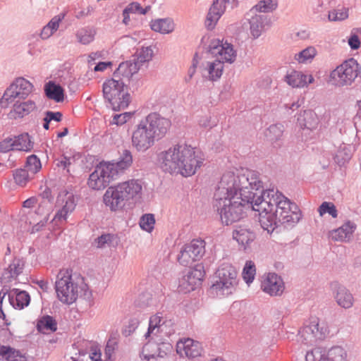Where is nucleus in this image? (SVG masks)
I'll return each instance as SVG.
<instances>
[{"label": "nucleus", "mask_w": 361, "mask_h": 361, "mask_svg": "<svg viewBox=\"0 0 361 361\" xmlns=\"http://www.w3.org/2000/svg\"><path fill=\"white\" fill-rule=\"evenodd\" d=\"M262 188L257 172L235 169L223 174L214 196V207L223 224L240 220L245 209L259 212V222L268 233L279 224H296L301 217L298 206L275 188H269L257 196Z\"/></svg>", "instance_id": "f257e3e1"}, {"label": "nucleus", "mask_w": 361, "mask_h": 361, "mask_svg": "<svg viewBox=\"0 0 361 361\" xmlns=\"http://www.w3.org/2000/svg\"><path fill=\"white\" fill-rule=\"evenodd\" d=\"M204 160L202 153L186 142L173 145L158 155L159 165L164 172L185 177L194 175Z\"/></svg>", "instance_id": "f03ea898"}, {"label": "nucleus", "mask_w": 361, "mask_h": 361, "mask_svg": "<svg viewBox=\"0 0 361 361\" xmlns=\"http://www.w3.org/2000/svg\"><path fill=\"white\" fill-rule=\"evenodd\" d=\"M169 119L153 112L140 120L132 133V146L140 152H145L163 138L171 127Z\"/></svg>", "instance_id": "7ed1b4c3"}, {"label": "nucleus", "mask_w": 361, "mask_h": 361, "mask_svg": "<svg viewBox=\"0 0 361 361\" xmlns=\"http://www.w3.org/2000/svg\"><path fill=\"white\" fill-rule=\"evenodd\" d=\"M142 193V180L131 178L109 187L103 196V201L111 211L116 212L139 202Z\"/></svg>", "instance_id": "20e7f679"}, {"label": "nucleus", "mask_w": 361, "mask_h": 361, "mask_svg": "<svg viewBox=\"0 0 361 361\" xmlns=\"http://www.w3.org/2000/svg\"><path fill=\"white\" fill-rule=\"evenodd\" d=\"M209 43L207 49L216 59L207 61L202 68V77L208 80L214 82L219 80L224 72V63H232L236 58V51L231 44L224 42L219 39L204 37L202 41Z\"/></svg>", "instance_id": "39448f33"}, {"label": "nucleus", "mask_w": 361, "mask_h": 361, "mask_svg": "<svg viewBox=\"0 0 361 361\" xmlns=\"http://www.w3.org/2000/svg\"><path fill=\"white\" fill-rule=\"evenodd\" d=\"M55 289L59 300L65 305H71L78 297L90 300L92 292L83 279L73 275L70 269H62L56 276Z\"/></svg>", "instance_id": "423d86ee"}, {"label": "nucleus", "mask_w": 361, "mask_h": 361, "mask_svg": "<svg viewBox=\"0 0 361 361\" xmlns=\"http://www.w3.org/2000/svg\"><path fill=\"white\" fill-rule=\"evenodd\" d=\"M216 280L209 289V294L214 298H224L233 294L238 286V271L229 263H223L215 273Z\"/></svg>", "instance_id": "0eeeda50"}, {"label": "nucleus", "mask_w": 361, "mask_h": 361, "mask_svg": "<svg viewBox=\"0 0 361 361\" xmlns=\"http://www.w3.org/2000/svg\"><path fill=\"white\" fill-rule=\"evenodd\" d=\"M174 333L173 323L161 316V313L152 316L149 319L147 332L145 334V338L149 337L155 338L157 342H160L164 348L163 353L160 352L161 356H165L172 350L171 345L166 341V338Z\"/></svg>", "instance_id": "6e6552de"}, {"label": "nucleus", "mask_w": 361, "mask_h": 361, "mask_svg": "<svg viewBox=\"0 0 361 361\" xmlns=\"http://www.w3.org/2000/svg\"><path fill=\"white\" fill-rule=\"evenodd\" d=\"M102 92L104 99L114 111L124 109L130 102V95L125 90L124 82L114 76L104 82Z\"/></svg>", "instance_id": "1a4fd4ad"}, {"label": "nucleus", "mask_w": 361, "mask_h": 361, "mask_svg": "<svg viewBox=\"0 0 361 361\" xmlns=\"http://www.w3.org/2000/svg\"><path fill=\"white\" fill-rule=\"evenodd\" d=\"M361 73L357 61L350 58L331 71L329 83L337 87L351 85Z\"/></svg>", "instance_id": "9d476101"}, {"label": "nucleus", "mask_w": 361, "mask_h": 361, "mask_svg": "<svg viewBox=\"0 0 361 361\" xmlns=\"http://www.w3.org/2000/svg\"><path fill=\"white\" fill-rule=\"evenodd\" d=\"M33 90L31 82L22 77L17 78L5 90L0 103L3 106H8L16 101L25 99Z\"/></svg>", "instance_id": "9b49d317"}, {"label": "nucleus", "mask_w": 361, "mask_h": 361, "mask_svg": "<svg viewBox=\"0 0 361 361\" xmlns=\"http://www.w3.org/2000/svg\"><path fill=\"white\" fill-rule=\"evenodd\" d=\"M77 205V200L73 192L61 190L56 197V213L52 219L54 224L60 226L66 222L68 216L73 213Z\"/></svg>", "instance_id": "f8f14e48"}, {"label": "nucleus", "mask_w": 361, "mask_h": 361, "mask_svg": "<svg viewBox=\"0 0 361 361\" xmlns=\"http://www.w3.org/2000/svg\"><path fill=\"white\" fill-rule=\"evenodd\" d=\"M329 334L328 324L318 318H312L299 331L302 341L307 344H312L323 340Z\"/></svg>", "instance_id": "ddd939ff"}, {"label": "nucleus", "mask_w": 361, "mask_h": 361, "mask_svg": "<svg viewBox=\"0 0 361 361\" xmlns=\"http://www.w3.org/2000/svg\"><path fill=\"white\" fill-rule=\"evenodd\" d=\"M205 245L204 240L200 238L193 239L181 248L178 256V262L184 267H188L200 260L205 253Z\"/></svg>", "instance_id": "4468645a"}, {"label": "nucleus", "mask_w": 361, "mask_h": 361, "mask_svg": "<svg viewBox=\"0 0 361 361\" xmlns=\"http://www.w3.org/2000/svg\"><path fill=\"white\" fill-rule=\"evenodd\" d=\"M115 178L105 161H102L90 175L87 184L92 190H99L105 188Z\"/></svg>", "instance_id": "2eb2a0df"}, {"label": "nucleus", "mask_w": 361, "mask_h": 361, "mask_svg": "<svg viewBox=\"0 0 361 361\" xmlns=\"http://www.w3.org/2000/svg\"><path fill=\"white\" fill-rule=\"evenodd\" d=\"M204 276L203 267L201 264L196 265L190 269L186 274L179 280L178 290L180 292L188 293L194 290L197 286L201 284Z\"/></svg>", "instance_id": "dca6fc26"}, {"label": "nucleus", "mask_w": 361, "mask_h": 361, "mask_svg": "<svg viewBox=\"0 0 361 361\" xmlns=\"http://www.w3.org/2000/svg\"><path fill=\"white\" fill-rule=\"evenodd\" d=\"M261 289L271 296H279L283 293L285 284L280 276L269 272L262 276Z\"/></svg>", "instance_id": "f3484780"}, {"label": "nucleus", "mask_w": 361, "mask_h": 361, "mask_svg": "<svg viewBox=\"0 0 361 361\" xmlns=\"http://www.w3.org/2000/svg\"><path fill=\"white\" fill-rule=\"evenodd\" d=\"M283 80L292 88L301 89L314 83V78L307 72L290 70L287 71Z\"/></svg>", "instance_id": "a211bd4d"}, {"label": "nucleus", "mask_w": 361, "mask_h": 361, "mask_svg": "<svg viewBox=\"0 0 361 361\" xmlns=\"http://www.w3.org/2000/svg\"><path fill=\"white\" fill-rule=\"evenodd\" d=\"M235 0H214L207 15L205 26L208 30L214 28L219 18L224 13L228 5L233 4Z\"/></svg>", "instance_id": "6ab92c4d"}, {"label": "nucleus", "mask_w": 361, "mask_h": 361, "mask_svg": "<svg viewBox=\"0 0 361 361\" xmlns=\"http://www.w3.org/2000/svg\"><path fill=\"white\" fill-rule=\"evenodd\" d=\"M246 20L250 25V32L254 39H257L265 30L266 27L269 26V19L263 14L257 12L250 14V10L246 14Z\"/></svg>", "instance_id": "aec40b11"}, {"label": "nucleus", "mask_w": 361, "mask_h": 361, "mask_svg": "<svg viewBox=\"0 0 361 361\" xmlns=\"http://www.w3.org/2000/svg\"><path fill=\"white\" fill-rule=\"evenodd\" d=\"M202 351L201 344L191 338H183L176 344V352L182 357L195 358L200 356Z\"/></svg>", "instance_id": "412c9836"}, {"label": "nucleus", "mask_w": 361, "mask_h": 361, "mask_svg": "<svg viewBox=\"0 0 361 361\" xmlns=\"http://www.w3.org/2000/svg\"><path fill=\"white\" fill-rule=\"evenodd\" d=\"M133 158L132 153L128 149H124L116 161H105L109 170L116 178L120 174L123 173L132 165Z\"/></svg>", "instance_id": "4be33fe9"}, {"label": "nucleus", "mask_w": 361, "mask_h": 361, "mask_svg": "<svg viewBox=\"0 0 361 361\" xmlns=\"http://www.w3.org/2000/svg\"><path fill=\"white\" fill-rule=\"evenodd\" d=\"M233 238L243 250H246L255 240V233L247 226L238 225L233 231Z\"/></svg>", "instance_id": "5701e85b"}, {"label": "nucleus", "mask_w": 361, "mask_h": 361, "mask_svg": "<svg viewBox=\"0 0 361 361\" xmlns=\"http://www.w3.org/2000/svg\"><path fill=\"white\" fill-rule=\"evenodd\" d=\"M355 228L356 226L355 224L347 221L339 228L331 231L329 233V237L334 241L349 242Z\"/></svg>", "instance_id": "b1692460"}, {"label": "nucleus", "mask_w": 361, "mask_h": 361, "mask_svg": "<svg viewBox=\"0 0 361 361\" xmlns=\"http://www.w3.org/2000/svg\"><path fill=\"white\" fill-rule=\"evenodd\" d=\"M139 68V66L135 61H124L119 64L117 69L114 72L113 76L125 82L129 80L134 74L137 73Z\"/></svg>", "instance_id": "393cba45"}, {"label": "nucleus", "mask_w": 361, "mask_h": 361, "mask_svg": "<svg viewBox=\"0 0 361 361\" xmlns=\"http://www.w3.org/2000/svg\"><path fill=\"white\" fill-rule=\"evenodd\" d=\"M147 342L144 344L141 352L140 357L142 359L149 360L156 357H164L159 355L160 352L163 353L164 348L162 347L160 342H157L155 338L149 337L146 339Z\"/></svg>", "instance_id": "a878e982"}, {"label": "nucleus", "mask_w": 361, "mask_h": 361, "mask_svg": "<svg viewBox=\"0 0 361 361\" xmlns=\"http://www.w3.org/2000/svg\"><path fill=\"white\" fill-rule=\"evenodd\" d=\"M334 298L337 305L344 309H349L354 304L353 294L347 288L341 285H338L334 289Z\"/></svg>", "instance_id": "bb28decb"}, {"label": "nucleus", "mask_w": 361, "mask_h": 361, "mask_svg": "<svg viewBox=\"0 0 361 361\" xmlns=\"http://www.w3.org/2000/svg\"><path fill=\"white\" fill-rule=\"evenodd\" d=\"M151 29L162 35L172 33L176 29V23L171 18H157L150 22Z\"/></svg>", "instance_id": "cd10ccee"}, {"label": "nucleus", "mask_w": 361, "mask_h": 361, "mask_svg": "<svg viewBox=\"0 0 361 361\" xmlns=\"http://www.w3.org/2000/svg\"><path fill=\"white\" fill-rule=\"evenodd\" d=\"M8 297L11 305L18 310H22L27 306L30 301V295L26 291L20 290L17 288L12 289L8 294Z\"/></svg>", "instance_id": "c85d7f7f"}, {"label": "nucleus", "mask_w": 361, "mask_h": 361, "mask_svg": "<svg viewBox=\"0 0 361 361\" xmlns=\"http://www.w3.org/2000/svg\"><path fill=\"white\" fill-rule=\"evenodd\" d=\"M298 123L301 128L312 130L317 128L319 120L314 111L305 110L300 114Z\"/></svg>", "instance_id": "c756f323"}, {"label": "nucleus", "mask_w": 361, "mask_h": 361, "mask_svg": "<svg viewBox=\"0 0 361 361\" xmlns=\"http://www.w3.org/2000/svg\"><path fill=\"white\" fill-rule=\"evenodd\" d=\"M349 6L343 4H331V8L328 12V20L331 22H341L348 18Z\"/></svg>", "instance_id": "7c9ffc66"}, {"label": "nucleus", "mask_w": 361, "mask_h": 361, "mask_svg": "<svg viewBox=\"0 0 361 361\" xmlns=\"http://www.w3.org/2000/svg\"><path fill=\"white\" fill-rule=\"evenodd\" d=\"M63 18L64 14L54 16L41 30L39 33L40 38L43 40L50 38L58 30Z\"/></svg>", "instance_id": "2f4dec72"}, {"label": "nucleus", "mask_w": 361, "mask_h": 361, "mask_svg": "<svg viewBox=\"0 0 361 361\" xmlns=\"http://www.w3.org/2000/svg\"><path fill=\"white\" fill-rule=\"evenodd\" d=\"M44 92L47 98L56 102H63L64 90L62 87L53 81H49L44 85Z\"/></svg>", "instance_id": "473e14b6"}, {"label": "nucleus", "mask_w": 361, "mask_h": 361, "mask_svg": "<svg viewBox=\"0 0 361 361\" xmlns=\"http://www.w3.org/2000/svg\"><path fill=\"white\" fill-rule=\"evenodd\" d=\"M96 34V28L88 25L79 28L75 32V37L80 44L87 45L94 40Z\"/></svg>", "instance_id": "72a5a7b5"}, {"label": "nucleus", "mask_w": 361, "mask_h": 361, "mask_svg": "<svg viewBox=\"0 0 361 361\" xmlns=\"http://www.w3.org/2000/svg\"><path fill=\"white\" fill-rule=\"evenodd\" d=\"M75 162V158L72 155L63 154L54 160L55 165L59 171L64 175H71Z\"/></svg>", "instance_id": "f704fd0d"}, {"label": "nucleus", "mask_w": 361, "mask_h": 361, "mask_svg": "<svg viewBox=\"0 0 361 361\" xmlns=\"http://www.w3.org/2000/svg\"><path fill=\"white\" fill-rule=\"evenodd\" d=\"M353 155L352 147L349 145L342 144L337 149L334 154V161L340 166L345 165L351 159Z\"/></svg>", "instance_id": "c9c22d12"}, {"label": "nucleus", "mask_w": 361, "mask_h": 361, "mask_svg": "<svg viewBox=\"0 0 361 361\" xmlns=\"http://www.w3.org/2000/svg\"><path fill=\"white\" fill-rule=\"evenodd\" d=\"M35 108V102L32 100H27L22 102L16 101L13 106V112L18 118H23L30 114Z\"/></svg>", "instance_id": "e433bc0d"}, {"label": "nucleus", "mask_w": 361, "mask_h": 361, "mask_svg": "<svg viewBox=\"0 0 361 361\" xmlns=\"http://www.w3.org/2000/svg\"><path fill=\"white\" fill-rule=\"evenodd\" d=\"M37 329L39 332L42 334L54 332L57 329V323L51 316H42L37 320Z\"/></svg>", "instance_id": "4c0bfd02"}, {"label": "nucleus", "mask_w": 361, "mask_h": 361, "mask_svg": "<svg viewBox=\"0 0 361 361\" xmlns=\"http://www.w3.org/2000/svg\"><path fill=\"white\" fill-rule=\"evenodd\" d=\"M0 358L6 361H26L21 353L10 346L0 345Z\"/></svg>", "instance_id": "58836bf2"}, {"label": "nucleus", "mask_w": 361, "mask_h": 361, "mask_svg": "<svg viewBox=\"0 0 361 361\" xmlns=\"http://www.w3.org/2000/svg\"><path fill=\"white\" fill-rule=\"evenodd\" d=\"M15 150L30 152L34 147V142L27 133H23L13 137Z\"/></svg>", "instance_id": "ea45409f"}, {"label": "nucleus", "mask_w": 361, "mask_h": 361, "mask_svg": "<svg viewBox=\"0 0 361 361\" xmlns=\"http://www.w3.org/2000/svg\"><path fill=\"white\" fill-rule=\"evenodd\" d=\"M278 0H259L258 3L250 9V14L255 12L271 13L278 8Z\"/></svg>", "instance_id": "a19ab883"}, {"label": "nucleus", "mask_w": 361, "mask_h": 361, "mask_svg": "<svg viewBox=\"0 0 361 361\" xmlns=\"http://www.w3.org/2000/svg\"><path fill=\"white\" fill-rule=\"evenodd\" d=\"M347 352L341 346H334L326 352V361H347Z\"/></svg>", "instance_id": "79ce46f5"}, {"label": "nucleus", "mask_w": 361, "mask_h": 361, "mask_svg": "<svg viewBox=\"0 0 361 361\" xmlns=\"http://www.w3.org/2000/svg\"><path fill=\"white\" fill-rule=\"evenodd\" d=\"M284 127L282 124H274L269 127L265 133L267 140L271 142L279 141L283 133Z\"/></svg>", "instance_id": "37998d69"}, {"label": "nucleus", "mask_w": 361, "mask_h": 361, "mask_svg": "<svg viewBox=\"0 0 361 361\" xmlns=\"http://www.w3.org/2000/svg\"><path fill=\"white\" fill-rule=\"evenodd\" d=\"M317 55V50L313 47H308L295 55V60L299 63H307L312 61Z\"/></svg>", "instance_id": "c03bdc74"}, {"label": "nucleus", "mask_w": 361, "mask_h": 361, "mask_svg": "<svg viewBox=\"0 0 361 361\" xmlns=\"http://www.w3.org/2000/svg\"><path fill=\"white\" fill-rule=\"evenodd\" d=\"M256 275V267L255 263L247 261L243 269L242 277L247 286H250L254 281Z\"/></svg>", "instance_id": "a18cd8bd"}, {"label": "nucleus", "mask_w": 361, "mask_h": 361, "mask_svg": "<svg viewBox=\"0 0 361 361\" xmlns=\"http://www.w3.org/2000/svg\"><path fill=\"white\" fill-rule=\"evenodd\" d=\"M154 51L151 47H142L136 52V61L139 67L144 63L149 61L153 57Z\"/></svg>", "instance_id": "49530a36"}, {"label": "nucleus", "mask_w": 361, "mask_h": 361, "mask_svg": "<svg viewBox=\"0 0 361 361\" xmlns=\"http://www.w3.org/2000/svg\"><path fill=\"white\" fill-rule=\"evenodd\" d=\"M139 225L143 231L151 233L154 230L155 225L154 214H145L142 215L140 219Z\"/></svg>", "instance_id": "de8ad7c7"}, {"label": "nucleus", "mask_w": 361, "mask_h": 361, "mask_svg": "<svg viewBox=\"0 0 361 361\" xmlns=\"http://www.w3.org/2000/svg\"><path fill=\"white\" fill-rule=\"evenodd\" d=\"M26 171L31 174L38 173L42 169V164L39 159L35 154L27 158L25 164Z\"/></svg>", "instance_id": "09e8293b"}, {"label": "nucleus", "mask_w": 361, "mask_h": 361, "mask_svg": "<svg viewBox=\"0 0 361 361\" xmlns=\"http://www.w3.org/2000/svg\"><path fill=\"white\" fill-rule=\"evenodd\" d=\"M317 211L320 216H323L326 214H328L334 219L338 216V210L334 204L331 202H323Z\"/></svg>", "instance_id": "8fccbe9b"}, {"label": "nucleus", "mask_w": 361, "mask_h": 361, "mask_svg": "<svg viewBox=\"0 0 361 361\" xmlns=\"http://www.w3.org/2000/svg\"><path fill=\"white\" fill-rule=\"evenodd\" d=\"M326 351L325 349L317 347L307 353L306 361H326Z\"/></svg>", "instance_id": "3c124183"}, {"label": "nucleus", "mask_w": 361, "mask_h": 361, "mask_svg": "<svg viewBox=\"0 0 361 361\" xmlns=\"http://www.w3.org/2000/svg\"><path fill=\"white\" fill-rule=\"evenodd\" d=\"M25 262L23 259L15 258L9 264L7 271L10 274V278H16L18 276L24 268Z\"/></svg>", "instance_id": "603ef678"}, {"label": "nucleus", "mask_w": 361, "mask_h": 361, "mask_svg": "<svg viewBox=\"0 0 361 361\" xmlns=\"http://www.w3.org/2000/svg\"><path fill=\"white\" fill-rule=\"evenodd\" d=\"M133 116L132 112H124L122 114H114L111 116V119L109 121V125H116L117 126H121L129 121Z\"/></svg>", "instance_id": "864d4df0"}, {"label": "nucleus", "mask_w": 361, "mask_h": 361, "mask_svg": "<svg viewBox=\"0 0 361 361\" xmlns=\"http://www.w3.org/2000/svg\"><path fill=\"white\" fill-rule=\"evenodd\" d=\"M329 4H336L337 0H314L312 5V11L314 13L321 14L326 10Z\"/></svg>", "instance_id": "5fc2aeb1"}, {"label": "nucleus", "mask_w": 361, "mask_h": 361, "mask_svg": "<svg viewBox=\"0 0 361 361\" xmlns=\"http://www.w3.org/2000/svg\"><path fill=\"white\" fill-rule=\"evenodd\" d=\"M15 183L20 186H25L29 181V173L23 169H18L13 172Z\"/></svg>", "instance_id": "6e6d98bb"}, {"label": "nucleus", "mask_w": 361, "mask_h": 361, "mask_svg": "<svg viewBox=\"0 0 361 361\" xmlns=\"http://www.w3.org/2000/svg\"><path fill=\"white\" fill-rule=\"evenodd\" d=\"M197 124L202 129L210 130L216 126V122L212 119L210 115L205 114L198 118Z\"/></svg>", "instance_id": "4d7b16f0"}, {"label": "nucleus", "mask_w": 361, "mask_h": 361, "mask_svg": "<svg viewBox=\"0 0 361 361\" xmlns=\"http://www.w3.org/2000/svg\"><path fill=\"white\" fill-rule=\"evenodd\" d=\"M150 9V6H147L143 8L137 2H133L129 4L125 8L126 13H139L145 15Z\"/></svg>", "instance_id": "13d9d810"}, {"label": "nucleus", "mask_w": 361, "mask_h": 361, "mask_svg": "<svg viewBox=\"0 0 361 361\" xmlns=\"http://www.w3.org/2000/svg\"><path fill=\"white\" fill-rule=\"evenodd\" d=\"M15 150L13 137H8L0 142V151L1 152H8Z\"/></svg>", "instance_id": "bf43d9fd"}, {"label": "nucleus", "mask_w": 361, "mask_h": 361, "mask_svg": "<svg viewBox=\"0 0 361 361\" xmlns=\"http://www.w3.org/2000/svg\"><path fill=\"white\" fill-rule=\"evenodd\" d=\"M199 59L200 58H199L198 54H195V55L194 56L193 59H192V65L190 66V68L188 70V73L185 77L186 82L190 81L192 79V78L193 77V75H195V73L196 72V68L198 64Z\"/></svg>", "instance_id": "052dcab7"}, {"label": "nucleus", "mask_w": 361, "mask_h": 361, "mask_svg": "<svg viewBox=\"0 0 361 361\" xmlns=\"http://www.w3.org/2000/svg\"><path fill=\"white\" fill-rule=\"evenodd\" d=\"M105 58V52L104 51H97L90 53L87 56V63L89 66H92L94 63L95 61L99 59H103Z\"/></svg>", "instance_id": "680f3d73"}, {"label": "nucleus", "mask_w": 361, "mask_h": 361, "mask_svg": "<svg viewBox=\"0 0 361 361\" xmlns=\"http://www.w3.org/2000/svg\"><path fill=\"white\" fill-rule=\"evenodd\" d=\"M348 43L352 49H357L360 46V41L358 36L352 32L348 39Z\"/></svg>", "instance_id": "e2e57ef3"}, {"label": "nucleus", "mask_w": 361, "mask_h": 361, "mask_svg": "<svg viewBox=\"0 0 361 361\" xmlns=\"http://www.w3.org/2000/svg\"><path fill=\"white\" fill-rule=\"evenodd\" d=\"M112 62L106 61V62H99L94 67V71L95 72H103L106 70L108 68L111 67Z\"/></svg>", "instance_id": "0e129e2a"}, {"label": "nucleus", "mask_w": 361, "mask_h": 361, "mask_svg": "<svg viewBox=\"0 0 361 361\" xmlns=\"http://www.w3.org/2000/svg\"><path fill=\"white\" fill-rule=\"evenodd\" d=\"M111 235L109 234L102 235L97 239V246L98 247H102L111 240Z\"/></svg>", "instance_id": "69168bd1"}, {"label": "nucleus", "mask_w": 361, "mask_h": 361, "mask_svg": "<svg viewBox=\"0 0 361 361\" xmlns=\"http://www.w3.org/2000/svg\"><path fill=\"white\" fill-rule=\"evenodd\" d=\"M115 342L109 340L105 348V354L107 358L110 359L115 349Z\"/></svg>", "instance_id": "338daca9"}, {"label": "nucleus", "mask_w": 361, "mask_h": 361, "mask_svg": "<svg viewBox=\"0 0 361 361\" xmlns=\"http://www.w3.org/2000/svg\"><path fill=\"white\" fill-rule=\"evenodd\" d=\"M300 106V104L299 103V101H295L292 103L285 104L284 108L286 110L287 113L291 114L292 112L297 110Z\"/></svg>", "instance_id": "774afa93"}]
</instances>
